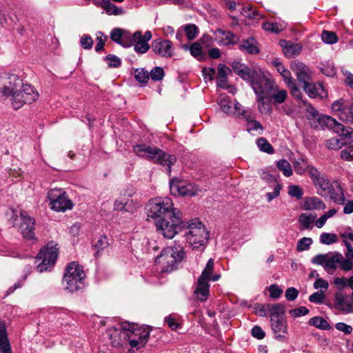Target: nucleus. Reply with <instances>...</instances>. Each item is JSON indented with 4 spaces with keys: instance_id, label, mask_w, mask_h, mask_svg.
<instances>
[{
    "instance_id": "1",
    "label": "nucleus",
    "mask_w": 353,
    "mask_h": 353,
    "mask_svg": "<svg viewBox=\"0 0 353 353\" xmlns=\"http://www.w3.org/2000/svg\"><path fill=\"white\" fill-rule=\"evenodd\" d=\"M132 151L139 157L151 160L165 167L169 176L171 174L172 166L176 162V156L168 154L157 147H152L145 143L134 145Z\"/></svg>"
},
{
    "instance_id": "2",
    "label": "nucleus",
    "mask_w": 353,
    "mask_h": 353,
    "mask_svg": "<svg viewBox=\"0 0 353 353\" xmlns=\"http://www.w3.org/2000/svg\"><path fill=\"white\" fill-rule=\"evenodd\" d=\"M311 261L313 264L321 265L329 274H332L339 266L345 272L353 269V261L345 260L344 256L338 252L319 254L314 256Z\"/></svg>"
},
{
    "instance_id": "3",
    "label": "nucleus",
    "mask_w": 353,
    "mask_h": 353,
    "mask_svg": "<svg viewBox=\"0 0 353 353\" xmlns=\"http://www.w3.org/2000/svg\"><path fill=\"white\" fill-rule=\"evenodd\" d=\"M148 217L154 223L165 218H170L179 209L174 208L172 200L169 197H155L150 199L145 207Z\"/></svg>"
},
{
    "instance_id": "4",
    "label": "nucleus",
    "mask_w": 353,
    "mask_h": 353,
    "mask_svg": "<svg viewBox=\"0 0 353 353\" xmlns=\"http://www.w3.org/2000/svg\"><path fill=\"white\" fill-rule=\"evenodd\" d=\"M123 329L127 330V342L131 349L139 350L143 348L148 341L150 328L148 325H139L128 321L123 322Z\"/></svg>"
},
{
    "instance_id": "5",
    "label": "nucleus",
    "mask_w": 353,
    "mask_h": 353,
    "mask_svg": "<svg viewBox=\"0 0 353 353\" xmlns=\"http://www.w3.org/2000/svg\"><path fill=\"white\" fill-rule=\"evenodd\" d=\"M184 236L187 243L194 249L204 247L208 242L209 233L205 225L199 219L185 223Z\"/></svg>"
},
{
    "instance_id": "6",
    "label": "nucleus",
    "mask_w": 353,
    "mask_h": 353,
    "mask_svg": "<svg viewBox=\"0 0 353 353\" xmlns=\"http://www.w3.org/2000/svg\"><path fill=\"white\" fill-rule=\"evenodd\" d=\"M214 265V260L210 259L201 276L198 279L194 290V296L195 299L199 301H205L208 298L210 293L209 281H216L220 278L219 274H212Z\"/></svg>"
},
{
    "instance_id": "7",
    "label": "nucleus",
    "mask_w": 353,
    "mask_h": 353,
    "mask_svg": "<svg viewBox=\"0 0 353 353\" xmlns=\"http://www.w3.org/2000/svg\"><path fill=\"white\" fill-rule=\"evenodd\" d=\"M184 256V250L180 245L168 247L161 251L155 262L162 265V272H170L177 268L179 263L181 262Z\"/></svg>"
},
{
    "instance_id": "8",
    "label": "nucleus",
    "mask_w": 353,
    "mask_h": 353,
    "mask_svg": "<svg viewBox=\"0 0 353 353\" xmlns=\"http://www.w3.org/2000/svg\"><path fill=\"white\" fill-rule=\"evenodd\" d=\"M157 231L164 238L172 239L185 227L182 221V212L176 211L170 218H165L154 223Z\"/></svg>"
},
{
    "instance_id": "9",
    "label": "nucleus",
    "mask_w": 353,
    "mask_h": 353,
    "mask_svg": "<svg viewBox=\"0 0 353 353\" xmlns=\"http://www.w3.org/2000/svg\"><path fill=\"white\" fill-rule=\"evenodd\" d=\"M11 103L18 110L26 103H32L39 98V92L30 84H25L21 79V85L10 91Z\"/></svg>"
},
{
    "instance_id": "10",
    "label": "nucleus",
    "mask_w": 353,
    "mask_h": 353,
    "mask_svg": "<svg viewBox=\"0 0 353 353\" xmlns=\"http://www.w3.org/2000/svg\"><path fill=\"white\" fill-rule=\"evenodd\" d=\"M85 277L83 268L76 262H72L65 269L63 282L69 292H74L83 288Z\"/></svg>"
},
{
    "instance_id": "11",
    "label": "nucleus",
    "mask_w": 353,
    "mask_h": 353,
    "mask_svg": "<svg viewBox=\"0 0 353 353\" xmlns=\"http://www.w3.org/2000/svg\"><path fill=\"white\" fill-rule=\"evenodd\" d=\"M57 256V244L53 241L49 242L38 254V259L41 261L37 265V270L39 272L50 270L54 265Z\"/></svg>"
},
{
    "instance_id": "12",
    "label": "nucleus",
    "mask_w": 353,
    "mask_h": 353,
    "mask_svg": "<svg viewBox=\"0 0 353 353\" xmlns=\"http://www.w3.org/2000/svg\"><path fill=\"white\" fill-rule=\"evenodd\" d=\"M50 208L56 212H65L73 208L72 201L62 189H51L48 193Z\"/></svg>"
},
{
    "instance_id": "13",
    "label": "nucleus",
    "mask_w": 353,
    "mask_h": 353,
    "mask_svg": "<svg viewBox=\"0 0 353 353\" xmlns=\"http://www.w3.org/2000/svg\"><path fill=\"white\" fill-rule=\"evenodd\" d=\"M332 110L341 121L353 124V99L350 101L344 99L335 101L332 105Z\"/></svg>"
},
{
    "instance_id": "14",
    "label": "nucleus",
    "mask_w": 353,
    "mask_h": 353,
    "mask_svg": "<svg viewBox=\"0 0 353 353\" xmlns=\"http://www.w3.org/2000/svg\"><path fill=\"white\" fill-rule=\"evenodd\" d=\"M306 117L309 120L310 125L315 129L323 128L324 127L331 128L335 119L331 117L320 114L319 112L310 104L306 108Z\"/></svg>"
},
{
    "instance_id": "15",
    "label": "nucleus",
    "mask_w": 353,
    "mask_h": 353,
    "mask_svg": "<svg viewBox=\"0 0 353 353\" xmlns=\"http://www.w3.org/2000/svg\"><path fill=\"white\" fill-rule=\"evenodd\" d=\"M265 85L268 97L272 101L273 103L281 104L285 101L288 97V92L285 89L280 88L274 84L270 79L264 77L262 79V86Z\"/></svg>"
},
{
    "instance_id": "16",
    "label": "nucleus",
    "mask_w": 353,
    "mask_h": 353,
    "mask_svg": "<svg viewBox=\"0 0 353 353\" xmlns=\"http://www.w3.org/2000/svg\"><path fill=\"white\" fill-rule=\"evenodd\" d=\"M21 85V79L15 74L0 73V97H10V91Z\"/></svg>"
},
{
    "instance_id": "17",
    "label": "nucleus",
    "mask_w": 353,
    "mask_h": 353,
    "mask_svg": "<svg viewBox=\"0 0 353 353\" xmlns=\"http://www.w3.org/2000/svg\"><path fill=\"white\" fill-rule=\"evenodd\" d=\"M152 39V32L147 30L144 35L139 30L133 34L131 33L130 40L132 41V46H134V50L139 54L146 53L150 48L148 41Z\"/></svg>"
},
{
    "instance_id": "18",
    "label": "nucleus",
    "mask_w": 353,
    "mask_h": 353,
    "mask_svg": "<svg viewBox=\"0 0 353 353\" xmlns=\"http://www.w3.org/2000/svg\"><path fill=\"white\" fill-rule=\"evenodd\" d=\"M170 188L172 194L175 196H192L198 191V188L194 185L177 179L170 180Z\"/></svg>"
},
{
    "instance_id": "19",
    "label": "nucleus",
    "mask_w": 353,
    "mask_h": 353,
    "mask_svg": "<svg viewBox=\"0 0 353 353\" xmlns=\"http://www.w3.org/2000/svg\"><path fill=\"white\" fill-rule=\"evenodd\" d=\"M152 51L159 57L169 58L174 54V48L171 41L157 39L152 41L151 46Z\"/></svg>"
},
{
    "instance_id": "20",
    "label": "nucleus",
    "mask_w": 353,
    "mask_h": 353,
    "mask_svg": "<svg viewBox=\"0 0 353 353\" xmlns=\"http://www.w3.org/2000/svg\"><path fill=\"white\" fill-rule=\"evenodd\" d=\"M127 330L123 329V322L107 330L106 334L113 347H120L127 342Z\"/></svg>"
},
{
    "instance_id": "21",
    "label": "nucleus",
    "mask_w": 353,
    "mask_h": 353,
    "mask_svg": "<svg viewBox=\"0 0 353 353\" xmlns=\"http://www.w3.org/2000/svg\"><path fill=\"white\" fill-rule=\"evenodd\" d=\"M21 223L19 229L21 231L23 236L27 239H33L34 236V219L30 217L28 214L23 210L20 212Z\"/></svg>"
},
{
    "instance_id": "22",
    "label": "nucleus",
    "mask_w": 353,
    "mask_h": 353,
    "mask_svg": "<svg viewBox=\"0 0 353 353\" xmlns=\"http://www.w3.org/2000/svg\"><path fill=\"white\" fill-rule=\"evenodd\" d=\"M253 90L255 94L258 96L257 103H258V109L259 111L261 114H270L272 109L271 105L269 103L265 102L264 99V93L265 89L262 86V84L258 83H253Z\"/></svg>"
},
{
    "instance_id": "23",
    "label": "nucleus",
    "mask_w": 353,
    "mask_h": 353,
    "mask_svg": "<svg viewBox=\"0 0 353 353\" xmlns=\"http://www.w3.org/2000/svg\"><path fill=\"white\" fill-rule=\"evenodd\" d=\"M130 32L116 28L112 30L110 38L113 41L123 47L129 48L132 46V41L130 40Z\"/></svg>"
},
{
    "instance_id": "24",
    "label": "nucleus",
    "mask_w": 353,
    "mask_h": 353,
    "mask_svg": "<svg viewBox=\"0 0 353 353\" xmlns=\"http://www.w3.org/2000/svg\"><path fill=\"white\" fill-rule=\"evenodd\" d=\"M303 88L310 98H319L323 99L327 97V92L321 82L310 83L306 85V86H303Z\"/></svg>"
},
{
    "instance_id": "25",
    "label": "nucleus",
    "mask_w": 353,
    "mask_h": 353,
    "mask_svg": "<svg viewBox=\"0 0 353 353\" xmlns=\"http://www.w3.org/2000/svg\"><path fill=\"white\" fill-rule=\"evenodd\" d=\"M334 131L339 134V137L345 141V144L353 143V128L349 126H344L343 124L337 122L333 123Z\"/></svg>"
},
{
    "instance_id": "26",
    "label": "nucleus",
    "mask_w": 353,
    "mask_h": 353,
    "mask_svg": "<svg viewBox=\"0 0 353 353\" xmlns=\"http://www.w3.org/2000/svg\"><path fill=\"white\" fill-rule=\"evenodd\" d=\"M292 69L295 71L297 79L303 86L310 84V69L303 63L297 62L292 64Z\"/></svg>"
},
{
    "instance_id": "27",
    "label": "nucleus",
    "mask_w": 353,
    "mask_h": 353,
    "mask_svg": "<svg viewBox=\"0 0 353 353\" xmlns=\"http://www.w3.org/2000/svg\"><path fill=\"white\" fill-rule=\"evenodd\" d=\"M93 3L100 8H101L108 15H122L125 11L122 8L117 7L114 4L112 3L110 0H101L97 1L94 0Z\"/></svg>"
},
{
    "instance_id": "28",
    "label": "nucleus",
    "mask_w": 353,
    "mask_h": 353,
    "mask_svg": "<svg viewBox=\"0 0 353 353\" xmlns=\"http://www.w3.org/2000/svg\"><path fill=\"white\" fill-rule=\"evenodd\" d=\"M236 74L243 79L250 81L252 88L253 83L256 82L262 84V79L265 77L259 74L255 70L250 68L247 65H245V69H241Z\"/></svg>"
},
{
    "instance_id": "29",
    "label": "nucleus",
    "mask_w": 353,
    "mask_h": 353,
    "mask_svg": "<svg viewBox=\"0 0 353 353\" xmlns=\"http://www.w3.org/2000/svg\"><path fill=\"white\" fill-rule=\"evenodd\" d=\"M281 46L283 48L285 56L288 58L299 55L303 49L301 43L291 41H281Z\"/></svg>"
},
{
    "instance_id": "30",
    "label": "nucleus",
    "mask_w": 353,
    "mask_h": 353,
    "mask_svg": "<svg viewBox=\"0 0 353 353\" xmlns=\"http://www.w3.org/2000/svg\"><path fill=\"white\" fill-rule=\"evenodd\" d=\"M327 193L330 194L331 199L336 203L344 204L346 199L343 194V188L337 183H332L330 188H329Z\"/></svg>"
},
{
    "instance_id": "31",
    "label": "nucleus",
    "mask_w": 353,
    "mask_h": 353,
    "mask_svg": "<svg viewBox=\"0 0 353 353\" xmlns=\"http://www.w3.org/2000/svg\"><path fill=\"white\" fill-rule=\"evenodd\" d=\"M270 323L272 330L276 334V338L280 339L283 337V334H286L288 330L287 321L285 317L276 319H273L270 320Z\"/></svg>"
},
{
    "instance_id": "32",
    "label": "nucleus",
    "mask_w": 353,
    "mask_h": 353,
    "mask_svg": "<svg viewBox=\"0 0 353 353\" xmlns=\"http://www.w3.org/2000/svg\"><path fill=\"white\" fill-rule=\"evenodd\" d=\"M0 353H12L6 327L4 322L1 321H0Z\"/></svg>"
},
{
    "instance_id": "33",
    "label": "nucleus",
    "mask_w": 353,
    "mask_h": 353,
    "mask_svg": "<svg viewBox=\"0 0 353 353\" xmlns=\"http://www.w3.org/2000/svg\"><path fill=\"white\" fill-rule=\"evenodd\" d=\"M336 307L345 313H353V303L347 301L345 296L336 293L334 295Z\"/></svg>"
},
{
    "instance_id": "34",
    "label": "nucleus",
    "mask_w": 353,
    "mask_h": 353,
    "mask_svg": "<svg viewBox=\"0 0 353 353\" xmlns=\"http://www.w3.org/2000/svg\"><path fill=\"white\" fill-rule=\"evenodd\" d=\"M303 208L305 210H319L325 209L326 205L320 198L312 196L305 199Z\"/></svg>"
},
{
    "instance_id": "35",
    "label": "nucleus",
    "mask_w": 353,
    "mask_h": 353,
    "mask_svg": "<svg viewBox=\"0 0 353 353\" xmlns=\"http://www.w3.org/2000/svg\"><path fill=\"white\" fill-rule=\"evenodd\" d=\"M229 77H232V70L225 65H222V90H227L228 93L234 94L236 88L234 85H232L228 82Z\"/></svg>"
},
{
    "instance_id": "36",
    "label": "nucleus",
    "mask_w": 353,
    "mask_h": 353,
    "mask_svg": "<svg viewBox=\"0 0 353 353\" xmlns=\"http://www.w3.org/2000/svg\"><path fill=\"white\" fill-rule=\"evenodd\" d=\"M203 75L205 82L212 81L216 73V83L217 88H221V64L217 65L216 72L214 68H205L203 69Z\"/></svg>"
},
{
    "instance_id": "37",
    "label": "nucleus",
    "mask_w": 353,
    "mask_h": 353,
    "mask_svg": "<svg viewBox=\"0 0 353 353\" xmlns=\"http://www.w3.org/2000/svg\"><path fill=\"white\" fill-rule=\"evenodd\" d=\"M340 236L343 238V243L346 247L347 251L345 253V260L352 261L353 260V247L349 241L353 243V232L341 233Z\"/></svg>"
},
{
    "instance_id": "38",
    "label": "nucleus",
    "mask_w": 353,
    "mask_h": 353,
    "mask_svg": "<svg viewBox=\"0 0 353 353\" xmlns=\"http://www.w3.org/2000/svg\"><path fill=\"white\" fill-rule=\"evenodd\" d=\"M239 48L249 54H258L259 52L258 43L253 37L243 40L239 45Z\"/></svg>"
},
{
    "instance_id": "39",
    "label": "nucleus",
    "mask_w": 353,
    "mask_h": 353,
    "mask_svg": "<svg viewBox=\"0 0 353 353\" xmlns=\"http://www.w3.org/2000/svg\"><path fill=\"white\" fill-rule=\"evenodd\" d=\"M266 308L269 310L268 315L270 316V320L284 317L285 312V307L284 305L281 303H268Z\"/></svg>"
},
{
    "instance_id": "40",
    "label": "nucleus",
    "mask_w": 353,
    "mask_h": 353,
    "mask_svg": "<svg viewBox=\"0 0 353 353\" xmlns=\"http://www.w3.org/2000/svg\"><path fill=\"white\" fill-rule=\"evenodd\" d=\"M273 65L276 68L277 72L283 77L285 83L290 85L292 83V76L289 70L286 69L278 59L272 61Z\"/></svg>"
},
{
    "instance_id": "41",
    "label": "nucleus",
    "mask_w": 353,
    "mask_h": 353,
    "mask_svg": "<svg viewBox=\"0 0 353 353\" xmlns=\"http://www.w3.org/2000/svg\"><path fill=\"white\" fill-rule=\"evenodd\" d=\"M224 93H222V112L227 114H232L238 112L241 105L236 102L232 101L230 99H225L223 97Z\"/></svg>"
},
{
    "instance_id": "42",
    "label": "nucleus",
    "mask_w": 353,
    "mask_h": 353,
    "mask_svg": "<svg viewBox=\"0 0 353 353\" xmlns=\"http://www.w3.org/2000/svg\"><path fill=\"white\" fill-rule=\"evenodd\" d=\"M313 184L317 190H321V192L320 194L321 195L327 194L332 185L329 179L323 174L313 182Z\"/></svg>"
},
{
    "instance_id": "43",
    "label": "nucleus",
    "mask_w": 353,
    "mask_h": 353,
    "mask_svg": "<svg viewBox=\"0 0 353 353\" xmlns=\"http://www.w3.org/2000/svg\"><path fill=\"white\" fill-rule=\"evenodd\" d=\"M316 218V214L308 213H302L299 217V222L301 225L303 229L312 228V223Z\"/></svg>"
},
{
    "instance_id": "44",
    "label": "nucleus",
    "mask_w": 353,
    "mask_h": 353,
    "mask_svg": "<svg viewBox=\"0 0 353 353\" xmlns=\"http://www.w3.org/2000/svg\"><path fill=\"white\" fill-rule=\"evenodd\" d=\"M309 324L322 330H329L331 327L328 322L321 316H314L310 319Z\"/></svg>"
},
{
    "instance_id": "45",
    "label": "nucleus",
    "mask_w": 353,
    "mask_h": 353,
    "mask_svg": "<svg viewBox=\"0 0 353 353\" xmlns=\"http://www.w3.org/2000/svg\"><path fill=\"white\" fill-rule=\"evenodd\" d=\"M346 145L345 141H343L339 136L329 139L327 141V147L330 150H338L343 145Z\"/></svg>"
},
{
    "instance_id": "46",
    "label": "nucleus",
    "mask_w": 353,
    "mask_h": 353,
    "mask_svg": "<svg viewBox=\"0 0 353 353\" xmlns=\"http://www.w3.org/2000/svg\"><path fill=\"white\" fill-rule=\"evenodd\" d=\"M277 168L283 172V174L289 177L292 175V169L290 163L285 159L279 160L277 162Z\"/></svg>"
},
{
    "instance_id": "47",
    "label": "nucleus",
    "mask_w": 353,
    "mask_h": 353,
    "mask_svg": "<svg viewBox=\"0 0 353 353\" xmlns=\"http://www.w3.org/2000/svg\"><path fill=\"white\" fill-rule=\"evenodd\" d=\"M190 54L199 61L204 59V54H203L202 47L198 42L192 43L190 47Z\"/></svg>"
},
{
    "instance_id": "48",
    "label": "nucleus",
    "mask_w": 353,
    "mask_h": 353,
    "mask_svg": "<svg viewBox=\"0 0 353 353\" xmlns=\"http://www.w3.org/2000/svg\"><path fill=\"white\" fill-rule=\"evenodd\" d=\"M184 31L185 32L186 37L189 40H193L199 34V28L198 27L193 23H189L185 26Z\"/></svg>"
},
{
    "instance_id": "49",
    "label": "nucleus",
    "mask_w": 353,
    "mask_h": 353,
    "mask_svg": "<svg viewBox=\"0 0 353 353\" xmlns=\"http://www.w3.org/2000/svg\"><path fill=\"white\" fill-rule=\"evenodd\" d=\"M323 42L327 44H334L338 41V37L334 32L323 30L321 34Z\"/></svg>"
},
{
    "instance_id": "50",
    "label": "nucleus",
    "mask_w": 353,
    "mask_h": 353,
    "mask_svg": "<svg viewBox=\"0 0 353 353\" xmlns=\"http://www.w3.org/2000/svg\"><path fill=\"white\" fill-rule=\"evenodd\" d=\"M134 77L141 83H146L149 79V72L143 68H138L134 71Z\"/></svg>"
},
{
    "instance_id": "51",
    "label": "nucleus",
    "mask_w": 353,
    "mask_h": 353,
    "mask_svg": "<svg viewBox=\"0 0 353 353\" xmlns=\"http://www.w3.org/2000/svg\"><path fill=\"white\" fill-rule=\"evenodd\" d=\"M338 241L337 236L333 233L324 232L320 236V242L322 244L330 245Z\"/></svg>"
},
{
    "instance_id": "52",
    "label": "nucleus",
    "mask_w": 353,
    "mask_h": 353,
    "mask_svg": "<svg viewBox=\"0 0 353 353\" xmlns=\"http://www.w3.org/2000/svg\"><path fill=\"white\" fill-rule=\"evenodd\" d=\"M141 206V202L137 199H128L125 201V212H135Z\"/></svg>"
},
{
    "instance_id": "53",
    "label": "nucleus",
    "mask_w": 353,
    "mask_h": 353,
    "mask_svg": "<svg viewBox=\"0 0 353 353\" xmlns=\"http://www.w3.org/2000/svg\"><path fill=\"white\" fill-rule=\"evenodd\" d=\"M257 145L260 150L267 152L268 154L274 153V148L269 142L263 137L258 139Z\"/></svg>"
},
{
    "instance_id": "54",
    "label": "nucleus",
    "mask_w": 353,
    "mask_h": 353,
    "mask_svg": "<svg viewBox=\"0 0 353 353\" xmlns=\"http://www.w3.org/2000/svg\"><path fill=\"white\" fill-rule=\"evenodd\" d=\"M239 38L230 32L222 31V45L234 44L237 43Z\"/></svg>"
},
{
    "instance_id": "55",
    "label": "nucleus",
    "mask_w": 353,
    "mask_h": 353,
    "mask_svg": "<svg viewBox=\"0 0 353 353\" xmlns=\"http://www.w3.org/2000/svg\"><path fill=\"white\" fill-rule=\"evenodd\" d=\"M288 194L297 200L302 198L303 195V189L297 185H291L288 187Z\"/></svg>"
},
{
    "instance_id": "56",
    "label": "nucleus",
    "mask_w": 353,
    "mask_h": 353,
    "mask_svg": "<svg viewBox=\"0 0 353 353\" xmlns=\"http://www.w3.org/2000/svg\"><path fill=\"white\" fill-rule=\"evenodd\" d=\"M313 241L310 237H303L298 241L296 249L299 252L307 250L312 245Z\"/></svg>"
},
{
    "instance_id": "57",
    "label": "nucleus",
    "mask_w": 353,
    "mask_h": 353,
    "mask_svg": "<svg viewBox=\"0 0 353 353\" xmlns=\"http://www.w3.org/2000/svg\"><path fill=\"white\" fill-rule=\"evenodd\" d=\"M164 75L165 72L163 69L161 67L158 66L152 69L149 73V76H150L151 79L155 81H161L163 79Z\"/></svg>"
},
{
    "instance_id": "58",
    "label": "nucleus",
    "mask_w": 353,
    "mask_h": 353,
    "mask_svg": "<svg viewBox=\"0 0 353 353\" xmlns=\"http://www.w3.org/2000/svg\"><path fill=\"white\" fill-rule=\"evenodd\" d=\"M310 165L305 160L296 161L294 165V171L298 174H303L307 171Z\"/></svg>"
},
{
    "instance_id": "59",
    "label": "nucleus",
    "mask_w": 353,
    "mask_h": 353,
    "mask_svg": "<svg viewBox=\"0 0 353 353\" xmlns=\"http://www.w3.org/2000/svg\"><path fill=\"white\" fill-rule=\"evenodd\" d=\"M328 288V282L322 278L319 277L314 283V288L319 290V292L325 293L327 290Z\"/></svg>"
},
{
    "instance_id": "60",
    "label": "nucleus",
    "mask_w": 353,
    "mask_h": 353,
    "mask_svg": "<svg viewBox=\"0 0 353 353\" xmlns=\"http://www.w3.org/2000/svg\"><path fill=\"white\" fill-rule=\"evenodd\" d=\"M263 28L266 30L274 33H278L283 30V27L278 23L265 22L263 24Z\"/></svg>"
},
{
    "instance_id": "61",
    "label": "nucleus",
    "mask_w": 353,
    "mask_h": 353,
    "mask_svg": "<svg viewBox=\"0 0 353 353\" xmlns=\"http://www.w3.org/2000/svg\"><path fill=\"white\" fill-rule=\"evenodd\" d=\"M237 113L243 116L244 119L248 122V125L255 120V114L250 109L243 110L240 108Z\"/></svg>"
},
{
    "instance_id": "62",
    "label": "nucleus",
    "mask_w": 353,
    "mask_h": 353,
    "mask_svg": "<svg viewBox=\"0 0 353 353\" xmlns=\"http://www.w3.org/2000/svg\"><path fill=\"white\" fill-rule=\"evenodd\" d=\"M108 67L117 68L121 64V60L114 54H108L105 57Z\"/></svg>"
},
{
    "instance_id": "63",
    "label": "nucleus",
    "mask_w": 353,
    "mask_h": 353,
    "mask_svg": "<svg viewBox=\"0 0 353 353\" xmlns=\"http://www.w3.org/2000/svg\"><path fill=\"white\" fill-rule=\"evenodd\" d=\"M321 72L323 74L327 77H334L336 74V70L332 63H327L326 64H323V66L321 68Z\"/></svg>"
},
{
    "instance_id": "64",
    "label": "nucleus",
    "mask_w": 353,
    "mask_h": 353,
    "mask_svg": "<svg viewBox=\"0 0 353 353\" xmlns=\"http://www.w3.org/2000/svg\"><path fill=\"white\" fill-rule=\"evenodd\" d=\"M325 299V293L322 292H316L309 296V301L311 303L316 304H321L324 302Z\"/></svg>"
}]
</instances>
